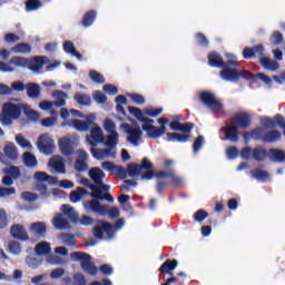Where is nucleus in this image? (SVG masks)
<instances>
[{"instance_id": "c03bdc74", "label": "nucleus", "mask_w": 285, "mask_h": 285, "mask_svg": "<svg viewBox=\"0 0 285 285\" xmlns=\"http://www.w3.org/2000/svg\"><path fill=\"white\" fill-rule=\"evenodd\" d=\"M158 177H170L173 184H175V186H181V184H184V178L181 176H177L176 174H174V171H161Z\"/></svg>"}, {"instance_id": "393cba45", "label": "nucleus", "mask_w": 285, "mask_h": 285, "mask_svg": "<svg viewBox=\"0 0 285 285\" xmlns=\"http://www.w3.org/2000/svg\"><path fill=\"white\" fill-rule=\"evenodd\" d=\"M11 235L14 237V239H20L21 242H28L30 239V237H28L26 227L19 224H16L11 227Z\"/></svg>"}, {"instance_id": "a19ab883", "label": "nucleus", "mask_w": 285, "mask_h": 285, "mask_svg": "<svg viewBox=\"0 0 285 285\" xmlns=\"http://www.w3.org/2000/svg\"><path fill=\"white\" fill-rule=\"evenodd\" d=\"M63 50L67 52V55H72V57H76L78 61H81V55L77 52V49L75 48V43L72 41H66L63 43Z\"/></svg>"}, {"instance_id": "9b49d317", "label": "nucleus", "mask_w": 285, "mask_h": 285, "mask_svg": "<svg viewBox=\"0 0 285 285\" xmlns=\"http://www.w3.org/2000/svg\"><path fill=\"white\" fill-rule=\"evenodd\" d=\"M86 141L91 146V148H95L98 144H106L104 129H101V127L96 122L91 124L90 135L86 137Z\"/></svg>"}, {"instance_id": "58836bf2", "label": "nucleus", "mask_w": 285, "mask_h": 285, "mask_svg": "<svg viewBox=\"0 0 285 285\" xmlns=\"http://www.w3.org/2000/svg\"><path fill=\"white\" fill-rule=\"evenodd\" d=\"M33 177L38 184H43V181H47L48 184H55L56 181L55 177L48 176V174L45 171H37Z\"/></svg>"}, {"instance_id": "2eb2a0df", "label": "nucleus", "mask_w": 285, "mask_h": 285, "mask_svg": "<svg viewBox=\"0 0 285 285\" xmlns=\"http://www.w3.org/2000/svg\"><path fill=\"white\" fill-rule=\"evenodd\" d=\"M83 208L86 213H95L96 215H101L102 217H106V214L108 213V205H101L99 200H87L83 202Z\"/></svg>"}, {"instance_id": "6e6d98bb", "label": "nucleus", "mask_w": 285, "mask_h": 285, "mask_svg": "<svg viewBox=\"0 0 285 285\" xmlns=\"http://www.w3.org/2000/svg\"><path fill=\"white\" fill-rule=\"evenodd\" d=\"M250 175L252 177H255V179H259L261 181H268V173L262 169L252 170Z\"/></svg>"}, {"instance_id": "aec40b11", "label": "nucleus", "mask_w": 285, "mask_h": 285, "mask_svg": "<svg viewBox=\"0 0 285 285\" xmlns=\"http://www.w3.org/2000/svg\"><path fill=\"white\" fill-rule=\"evenodd\" d=\"M222 132L228 141H232L233 144H237V141H239V134L237 132V126L235 122L223 127Z\"/></svg>"}, {"instance_id": "72a5a7b5", "label": "nucleus", "mask_w": 285, "mask_h": 285, "mask_svg": "<svg viewBox=\"0 0 285 285\" xmlns=\"http://www.w3.org/2000/svg\"><path fill=\"white\" fill-rule=\"evenodd\" d=\"M22 110H23L26 117H28V119H30V121H39V119H41V114H39V111H35L28 105H22Z\"/></svg>"}, {"instance_id": "473e14b6", "label": "nucleus", "mask_w": 285, "mask_h": 285, "mask_svg": "<svg viewBox=\"0 0 285 285\" xmlns=\"http://www.w3.org/2000/svg\"><path fill=\"white\" fill-rule=\"evenodd\" d=\"M22 159L27 168H37L39 166L37 157L28 151L23 154Z\"/></svg>"}, {"instance_id": "20e7f679", "label": "nucleus", "mask_w": 285, "mask_h": 285, "mask_svg": "<svg viewBox=\"0 0 285 285\" xmlns=\"http://www.w3.org/2000/svg\"><path fill=\"white\" fill-rule=\"evenodd\" d=\"M127 173L130 177L141 175L142 179H153V163L145 158L141 165L130 164L127 167Z\"/></svg>"}, {"instance_id": "f257e3e1", "label": "nucleus", "mask_w": 285, "mask_h": 285, "mask_svg": "<svg viewBox=\"0 0 285 285\" xmlns=\"http://www.w3.org/2000/svg\"><path fill=\"white\" fill-rule=\"evenodd\" d=\"M89 177L94 181V185H90V196L94 197V199H104V193L110 190V186L104 183L106 174L99 167H94L89 170Z\"/></svg>"}, {"instance_id": "338daca9", "label": "nucleus", "mask_w": 285, "mask_h": 285, "mask_svg": "<svg viewBox=\"0 0 285 285\" xmlns=\"http://www.w3.org/2000/svg\"><path fill=\"white\" fill-rule=\"evenodd\" d=\"M94 100L96 104H106V101H108V98L101 91H95Z\"/></svg>"}, {"instance_id": "37998d69", "label": "nucleus", "mask_w": 285, "mask_h": 285, "mask_svg": "<svg viewBox=\"0 0 285 285\" xmlns=\"http://www.w3.org/2000/svg\"><path fill=\"white\" fill-rule=\"evenodd\" d=\"M30 233L38 235V237H43L46 235V224L45 223H35L30 226Z\"/></svg>"}, {"instance_id": "a211bd4d", "label": "nucleus", "mask_w": 285, "mask_h": 285, "mask_svg": "<svg viewBox=\"0 0 285 285\" xmlns=\"http://www.w3.org/2000/svg\"><path fill=\"white\" fill-rule=\"evenodd\" d=\"M108 148L105 149H91V155L95 157V159H109L115 158L117 155V148L116 146H107Z\"/></svg>"}, {"instance_id": "f03ea898", "label": "nucleus", "mask_w": 285, "mask_h": 285, "mask_svg": "<svg viewBox=\"0 0 285 285\" xmlns=\"http://www.w3.org/2000/svg\"><path fill=\"white\" fill-rule=\"evenodd\" d=\"M95 119H97L95 114H82V117H75V119L68 120L67 124L63 122L61 126L62 128L70 126V128H73L78 132H88V130H90V126L95 124Z\"/></svg>"}, {"instance_id": "423d86ee", "label": "nucleus", "mask_w": 285, "mask_h": 285, "mask_svg": "<svg viewBox=\"0 0 285 285\" xmlns=\"http://www.w3.org/2000/svg\"><path fill=\"white\" fill-rule=\"evenodd\" d=\"M119 128L120 130H124V132L127 135L128 144H131V146H139V144H141L144 131H141V128H139V126L122 122L120 124Z\"/></svg>"}, {"instance_id": "79ce46f5", "label": "nucleus", "mask_w": 285, "mask_h": 285, "mask_svg": "<svg viewBox=\"0 0 285 285\" xmlns=\"http://www.w3.org/2000/svg\"><path fill=\"white\" fill-rule=\"evenodd\" d=\"M60 117L61 119H70V117H83V112L77 109L67 110L66 108H62L60 110Z\"/></svg>"}, {"instance_id": "bf43d9fd", "label": "nucleus", "mask_w": 285, "mask_h": 285, "mask_svg": "<svg viewBox=\"0 0 285 285\" xmlns=\"http://www.w3.org/2000/svg\"><path fill=\"white\" fill-rule=\"evenodd\" d=\"M46 262L47 264H51V266L63 264V259H61V257L53 255L51 253L48 254V256L46 257Z\"/></svg>"}, {"instance_id": "680f3d73", "label": "nucleus", "mask_w": 285, "mask_h": 285, "mask_svg": "<svg viewBox=\"0 0 285 285\" xmlns=\"http://www.w3.org/2000/svg\"><path fill=\"white\" fill-rule=\"evenodd\" d=\"M127 97H129V99L134 101L136 106H144V104H146V99L139 94H128Z\"/></svg>"}, {"instance_id": "7ed1b4c3", "label": "nucleus", "mask_w": 285, "mask_h": 285, "mask_svg": "<svg viewBox=\"0 0 285 285\" xmlns=\"http://www.w3.org/2000/svg\"><path fill=\"white\" fill-rule=\"evenodd\" d=\"M21 109H23V105L19 102H6L2 107V115L0 116L1 124H3V126H10L12 119H19V117H21Z\"/></svg>"}, {"instance_id": "c9c22d12", "label": "nucleus", "mask_w": 285, "mask_h": 285, "mask_svg": "<svg viewBox=\"0 0 285 285\" xmlns=\"http://www.w3.org/2000/svg\"><path fill=\"white\" fill-rule=\"evenodd\" d=\"M16 142L18 146H20V148H24V150H32L35 148L32 142H30L22 134L16 135Z\"/></svg>"}, {"instance_id": "49530a36", "label": "nucleus", "mask_w": 285, "mask_h": 285, "mask_svg": "<svg viewBox=\"0 0 285 285\" xmlns=\"http://www.w3.org/2000/svg\"><path fill=\"white\" fill-rule=\"evenodd\" d=\"M61 210L63 213L62 215L69 219H77V217H79V214H77L75 208L70 207L69 205H62Z\"/></svg>"}, {"instance_id": "f8f14e48", "label": "nucleus", "mask_w": 285, "mask_h": 285, "mask_svg": "<svg viewBox=\"0 0 285 285\" xmlns=\"http://www.w3.org/2000/svg\"><path fill=\"white\" fill-rule=\"evenodd\" d=\"M37 146L38 150L43 155H52L55 153V149L57 148L55 146V140L49 134H42L41 136H39Z\"/></svg>"}, {"instance_id": "3c124183", "label": "nucleus", "mask_w": 285, "mask_h": 285, "mask_svg": "<svg viewBox=\"0 0 285 285\" xmlns=\"http://www.w3.org/2000/svg\"><path fill=\"white\" fill-rule=\"evenodd\" d=\"M95 19H97V13L95 11H89L88 13H86L82 20V26L85 28H89V26H92V23H95Z\"/></svg>"}, {"instance_id": "6e6552de", "label": "nucleus", "mask_w": 285, "mask_h": 285, "mask_svg": "<svg viewBox=\"0 0 285 285\" xmlns=\"http://www.w3.org/2000/svg\"><path fill=\"white\" fill-rule=\"evenodd\" d=\"M104 130L107 132L105 146H117L119 144V132L117 124L110 118H106L102 122Z\"/></svg>"}, {"instance_id": "ea45409f", "label": "nucleus", "mask_w": 285, "mask_h": 285, "mask_svg": "<svg viewBox=\"0 0 285 285\" xmlns=\"http://www.w3.org/2000/svg\"><path fill=\"white\" fill-rule=\"evenodd\" d=\"M27 94H28V97H30L31 99H37V97L41 95V87H39V85L37 83H32V82L28 83Z\"/></svg>"}, {"instance_id": "e2e57ef3", "label": "nucleus", "mask_w": 285, "mask_h": 285, "mask_svg": "<svg viewBox=\"0 0 285 285\" xmlns=\"http://www.w3.org/2000/svg\"><path fill=\"white\" fill-rule=\"evenodd\" d=\"M89 77H90L91 81H94L95 83H104L106 81V78H104L101 76V73H99L96 70H90Z\"/></svg>"}, {"instance_id": "13d9d810", "label": "nucleus", "mask_w": 285, "mask_h": 285, "mask_svg": "<svg viewBox=\"0 0 285 285\" xmlns=\"http://www.w3.org/2000/svg\"><path fill=\"white\" fill-rule=\"evenodd\" d=\"M282 137V134L277 130L266 132L265 142L273 144V141H277Z\"/></svg>"}, {"instance_id": "774afa93", "label": "nucleus", "mask_w": 285, "mask_h": 285, "mask_svg": "<svg viewBox=\"0 0 285 285\" xmlns=\"http://www.w3.org/2000/svg\"><path fill=\"white\" fill-rule=\"evenodd\" d=\"M261 124L263 126V128H275L276 124H275V119L272 118H261Z\"/></svg>"}, {"instance_id": "6ab92c4d", "label": "nucleus", "mask_w": 285, "mask_h": 285, "mask_svg": "<svg viewBox=\"0 0 285 285\" xmlns=\"http://www.w3.org/2000/svg\"><path fill=\"white\" fill-rule=\"evenodd\" d=\"M50 63V60L43 56H36L31 60H29V68L31 72H41L43 70L45 66H48Z\"/></svg>"}, {"instance_id": "4468645a", "label": "nucleus", "mask_w": 285, "mask_h": 285, "mask_svg": "<svg viewBox=\"0 0 285 285\" xmlns=\"http://www.w3.org/2000/svg\"><path fill=\"white\" fill-rule=\"evenodd\" d=\"M48 168L52 175H66V161L61 156H53L48 163Z\"/></svg>"}, {"instance_id": "2f4dec72", "label": "nucleus", "mask_w": 285, "mask_h": 285, "mask_svg": "<svg viewBox=\"0 0 285 285\" xmlns=\"http://www.w3.org/2000/svg\"><path fill=\"white\" fill-rule=\"evenodd\" d=\"M13 55H30L32 52V46L28 43H18L11 48Z\"/></svg>"}, {"instance_id": "dca6fc26", "label": "nucleus", "mask_w": 285, "mask_h": 285, "mask_svg": "<svg viewBox=\"0 0 285 285\" xmlns=\"http://www.w3.org/2000/svg\"><path fill=\"white\" fill-rule=\"evenodd\" d=\"M200 101L210 110H222V102L217 100L215 95L208 91L200 94Z\"/></svg>"}, {"instance_id": "603ef678", "label": "nucleus", "mask_w": 285, "mask_h": 285, "mask_svg": "<svg viewBox=\"0 0 285 285\" xmlns=\"http://www.w3.org/2000/svg\"><path fill=\"white\" fill-rule=\"evenodd\" d=\"M39 108H40V110H43L45 112L50 111L51 115H56V112H55V102H52L50 100H45V101L40 102Z\"/></svg>"}, {"instance_id": "a878e982", "label": "nucleus", "mask_w": 285, "mask_h": 285, "mask_svg": "<svg viewBox=\"0 0 285 285\" xmlns=\"http://www.w3.org/2000/svg\"><path fill=\"white\" fill-rule=\"evenodd\" d=\"M53 99V106L55 108H63L66 106V101L68 99V94L61 91V90H55L51 95Z\"/></svg>"}, {"instance_id": "b1692460", "label": "nucleus", "mask_w": 285, "mask_h": 285, "mask_svg": "<svg viewBox=\"0 0 285 285\" xmlns=\"http://www.w3.org/2000/svg\"><path fill=\"white\" fill-rule=\"evenodd\" d=\"M3 154L10 161H17L19 159V148H17L14 142H7L3 147Z\"/></svg>"}, {"instance_id": "cd10ccee", "label": "nucleus", "mask_w": 285, "mask_h": 285, "mask_svg": "<svg viewBox=\"0 0 285 285\" xmlns=\"http://www.w3.org/2000/svg\"><path fill=\"white\" fill-rule=\"evenodd\" d=\"M52 225L56 230H66L69 226L68 218L63 214H57L52 219Z\"/></svg>"}, {"instance_id": "052dcab7", "label": "nucleus", "mask_w": 285, "mask_h": 285, "mask_svg": "<svg viewBox=\"0 0 285 285\" xmlns=\"http://www.w3.org/2000/svg\"><path fill=\"white\" fill-rule=\"evenodd\" d=\"M3 173L6 175H10V177H13V179H17L21 175V171H19V167L17 166H9L3 169Z\"/></svg>"}, {"instance_id": "1a4fd4ad", "label": "nucleus", "mask_w": 285, "mask_h": 285, "mask_svg": "<svg viewBox=\"0 0 285 285\" xmlns=\"http://www.w3.org/2000/svg\"><path fill=\"white\" fill-rule=\"evenodd\" d=\"M79 145V136L72 134L60 138L58 146L62 155L70 157L75 153V147Z\"/></svg>"}, {"instance_id": "de8ad7c7", "label": "nucleus", "mask_w": 285, "mask_h": 285, "mask_svg": "<svg viewBox=\"0 0 285 285\" xmlns=\"http://www.w3.org/2000/svg\"><path fill=\"white\" fill-rule=\"evenodd\" d=\"M252 138L256 139V141H265L266 140V128L258 127L252 132Z\"/></svg>"}, {"instance_id": "412c9836", "label": "nucleus", "mask_w": 285, "mask_h": 285, "mask_svg": "<svg viewBox=\"0 0 285 285\" xmlns=\"http://www.w3.org/2000/svg\"><path fill=\"white\" fill-rule=\"evenodd\" d=\"M102 170L107 173H112V175H117L118 177H126V169L119 165H115L111 161H104L101 163Z\"/></svg>"}, {"instance_id": "f3484780", "label": "nucleus", "mask_w": 285, "mask_h": 285, "mask_svg": "<svg viewBox=\"0 0 285 285\" xmlns=\"http://www.w3.org/2000/svg\"><path fill=\"white\" fill-rule=\"evenodd\" d=\"M75 170L78 173L88 170V153L83 149L76 151Z\"/></svg>"}, {"instance_id": "39448f33", "label": "nucleus", "mask_w": 285, "mask_h": 285, "mask_svg": "<svg viewBox=\"0 0 285 285\" xmlns=\"http://www.w3.org/2000/svg\"><path fill=\"white\" fill-rule=\"evenodd\" d=\"M94 236H96L97 239H104L105 242H112V239L117 237L115 234V226L104 220H97L94 226Z\"/></svg>"}, {"instance_id": "4be33fe9", "label": "nucleus", "mask_w": 285, "mask_h": 285, "mask_svg": "<svg viewBox=\"0 0 285 285\" xmlns=\"http://www.w3.org/2000/svg\"><path fill=\"white\" fill-rule=\"evenodd\" d=\"M220 79L223 81H238L239 79V71L237 69H233L230 67H223L222 71L219 72Z\"/></svg>"}, {"instance_id": "c756f323", "label": "nucleus", "mask_w": 285, "mask_h": 285, "mask_svg": "<svg viewBox=\"0 0 285 285\" xmlns=\"http://www.w3.org/2000/svg\"><path fill=\"white\" fill-rule=\"evenodd\" d=\"M208 63L213 68H224L226 66V62L224 61V59H222V56L215 52H212L208 56Z\"/></svg>"}, {"instance_id": "69168bd1", "label": "nucleus", "mask_w": 285, "mask_h": 285, "mask_svg": "<svg viewBox=\"0 0 285 285\" xmlns=\"http://www.w3.org/2000/svg\"><path fill=\"white\" fill-rule=\"evenodd\" d=\"M161 112V109H157L155 107H147L144 109V115H147V117H159Z\"/></svg>"}, {"instance_id": "09e8293b", "label": "nucleus", "mask_w": 285, "mask_h": 285, "mask_svg": "<svg viewBox=\"0 0 285 285\" xmlns=\"http://www.w3.org/2000/svg\"><path fill=\"white\" fill-rule=\"evenodd\" d=\"M267 155L266 149L263 147H257L253 150V157L256 159V161H264Z\"/></svg>"}, {"instance_id": "4d7b16f0", "label": "nucleus", "mask_w": 285, "mask_h": 285, "mask_svg": "<svg viewBox=\"0 0 285 285\" xmlns=\"http://www.w3.org/2000/svg\"><path fill=\"white\" fill-rule=\"evenodd\" d=\"M8 250L12 255H20L21 254V244H19V242H17V240H11V242H9Z\"/></svg>"}, {"instance_id": "7c9ffc66", "label": "nucleus", "mask_w": 285, "mask_h": 285, "mask_svg": "<svg viewBox=\"0 0 285 285\" xmlns=\"http://www.w3.org/2000/svg\"><path fill=\"white\" fill-rule=\"evenodd\" d=\"M261 65L265 70H271L275 72V70H279V63L271 58L263 57L261 58Z\"/></svg>"}, {"instance_id": "0eeeda50", "label": "nucleus", "mask_w": 285, "mask_h": 285, "mask_svg": "<svg viewBox=\"0 0 285 285\" xmlns=\"http://www.w3.org/2000/svg\"><path fill=\"white\" fill-rule=\"evenodd\" d=\"M71 259L73 262H79L82 271L89 275H96L98 273L97 267L92 263V257L89 254L76 252L71 254Z\"/></svg>"}, {"instance_id": "9d476101", "label": "nucleus", "mask_w": 285, "mask_h": 285, "mask_svg": "<svg viewBox=\"0 0 285 285\" xmlns=\"http://www.w3.org/2000/svg\"><path fill=\"white\" fill-rule=\"evenodd\" d=\"M141 128L146 131L147 137L150 139H159V137H164L166 135V126L157 127L155 126V120L153 119H142Z\"/></svg>"}, {"instance_id": "0e129e2a", "label": "nucleus", "mask_w": 285, "mask_h": 285, "mask_svg": "<svg viewBox=\"0 0 285 285\" xmlns=\"http://www.w3.org/2000/svg\"><path fill=\"white\" fill-rule=\"evenodd\" d=\"M238 156H239V149H237V147L232 146L226 148L227 159H237Z\"/></svg>"}, {"instance_id": "ddd939ff", "label": "nucleus", "mask_w": 285, "mask_h": 285, "mask_svg": "<svg viewBox=\"0 0 285 285\" xmlns=\"http://www.w3.org/2000/svg\"><path fill=\"white\" fill-rule=\"evenodd\" d=\"M193 124L187 122L185 125H180V132L184 134H176V132H167V141H178L180 144H184L186 141H188V139L190 138V135H188V132H190V130H193Z\"/></svg>"}, {"instance_id": "a18cd8bd", "label": "nucleus", "mask_w": 285, "mask_h": 285, "mask_svg": "<svg viewBox=\"0 0 285 285\" xmlns=\"http://www.w3.org/2000/svg\"><path fill=\"white\" fill-rule=\"evenodd\" d=\"M75 101L79 105V106H90V96L83 94V92H77L73 96Z\"/></svg>"}, {"instance_id": "e433bc0d", "label": "nucleus", "mask_w": 285, "mask_h": 285, "mask_svg": "<svg viewBox=\"0 0 285 285\" xmlns=\"http://www.w3.org/2000/svg\"><path fill=\"white\" fill-rule=\"evenodd\" d=\"M88 195V191L81 187L77 188V190L71 191L70 200L72 204H79L83 197Z\"/></svg>"}, {"instance_id": "864d4df0", "label": "nucleus", "mask_w": 285, "mask_h": 285, "mask_svg": "<svg viewBox=\"0 0 285 285\" xmlns=\"http://www.w3.org/2000/svg\"><path fill=\"white\" fill-rule=\"evenodd\" d=\"M26 264L32 271H37V268H39L41 266V261H39L36 256H28L26 258Z\"/></svg>"}, {"instance_id": "f704fd0d", "label": "nucleus", "mask_w": 285, "mask_h": 285, "mask_svg": "<svg viewBox=\"0 0 285 285\" xmlns=\"http://www.w3.org/2000/svg\"><path fill=\"white\" fill-rule=\"evenodd\" d=\"M9 63L16 66V68H28V66H30V60L28 58L16 56L10 59Z\"/></svg>"}, {"instance_id": "8fccbe9b", "label": "nucleus", "mask_w": 285, "mask_h": 285, "mask_svg": "<svg viewBox=\"0 0 285 285\" xmlns=\"http://www.w3.org/2000/svg\"><path fill=\"white\" fill-rule=\"evenodd\" d=\"M128 110L130 115H132L134 117H136V119H138V121H140V124H144V119H149L147 117H144V110L141 111V109L137 107H129Z\"/></svg>"}, {"instance_id": "bb28decb", "label": "nucleus", "mask_w": 285, "mask_h": 285, "mask_svg": "<svg viewBox=\"0 0 285 285\" xmlns=\"http://www.w3.org/2000/svg\"><path fill=\"white\" fill-rule=\"evenodd\" d=\"M35 253L38 255V257H47L50 255V253H52V247L48 242H40L36 245Z\"/></svg>"}, {"instance_id": "c85d7f7f", "label": "nucleus", "mask_w": 285, "mask_h": 285, "mask_svg": "<svg viewBox=\"0 0 285 285\" xmlns=\"http://www.w3.org/2000/svg\"><path fill=\"white\" fill-rule=\"evenodd\" d=\"M178 263L176 259L170 261L167 259L160 267H159V272L160 273H167V275H169L170 277H173V275H175V268H177Z\"/></svg>"}, {"instance_id": "5701e85b", "label": "nucleus", "mask_w": 285, "mask_h": 285, "mask_svg": "<svg viewBox=\"0 0 285 285\" xmlns=\"http://www.w3.org/2000/svg\"><path fill=\"white\" fill-rule=\"evenodd\" d=\"M250 119H253V116L249 112H240L235 116L233 122L239 128L246 129L250 126Z\"/></svg>"}, {"instance_id": "5fc2aeb1", "label": "nucleus", "mask_w": 285, "mask_h": 285, "mask_svg": "<svg viewBox=\"0 0 285 285\" xmlns=\"http://www.w3.org/2000/svg\"><path fill=\"white\" fill-rule=\"evenodd\" d=\"M41 6H43V3H41V1H39V0H28L26 2V10H27V12H32L35 10H39V8H41Z\"/></svg>"}, {"instance_id": "4c0bfd02", "label": "nucleus", "mask_w": 285, "mask_h": 285, "mask_svg": "<svg viewBox=\"0 0 285 285\" xmlns=\"http://www.w3.org/2000/svg\"><path fill=\"white\" fill-rule=\"evenodd\" d=\"M269 159L272 161H278L279 164H284L285 161V151L279 149H271L268 153Z\"/></svg>"}]
</instances>
